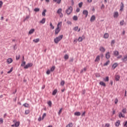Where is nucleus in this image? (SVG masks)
<instances>
[{
    "mask_svg": "<svg viewBox=\"0 0 127 127\" xmlns=\"http://www.w3.org/2000/svg\"><path fill=\"white\" fill-rule=\"evenodd\" d=\"M62 38H63V35H61L59 36V37H56L54 39L55 43H56V44H58V43H59V41H60L61 40H62Z\"/></svg>",
    "mask_w": 127,
    "mask_h": 127,
    "instance_id": "nucleus-2",
    "label": "nucleus"
},
{
    "mask_svg": "<svg viewBox=\"0 0 127 127\" xmlns=\"http://www.w3.org/2000/svg\"><path fill=\"white\" fill-rule=\"evenodd\" d=\"M61 0H58L57 2V3H58V4H60V3H61Z\"/></svg>",
    "mask_w": 127,
    "mask_h": 127,
    "instance_id": "nucleus-60",
    "label": "nucleus"
},
{
    "mask_svg": "<svg viewBox=\"0 0 127 127\" xmlns=\"http://www.w3.org/2000/svg\"><path fill=\"white\" fill-rule=\"evenodd\" d=\"M120 75H116L115 76V80L116 81H120Z\"/></svg>",
    "mask_w": 127,
    "mask_h": 127,
    "instance_id": "nucleus-19",
    "label": "nucleus"
},
{
    "mask_svg": "<svg viewBox=\"0 0 127 127\" xmlns=\"http://www.w3.org/2000/svg\"><path fill=\"white\" fill-rule=\"evenodd\" d=\"M105 57L106 59H110L111 58V55L109 53V52H107L105 55Z\"/></svg>",
    "mask_w": 127,
    "mask_h": 127,
    "instance_id": "nucleus-8",
    "label": "nucleus"
},
{
    "mask_svg": "<svg viewBox=\"0 0 127 127\" xmlns=\"http://www.w3.org/2000/svg\"><path fill=\"white\" fill-rule=\"evenodd\" d=\"M124 7H125V5H124V2H121L120 10L122 11L124 10Z\"/></svg>",
    "mask_w": 127,
    "mask_h": 127,
    "instance_id": "nucleus-10",
    "label": "nucleus"
},
{
    "mask_svg": "<svg viewBox=\"0 0 127 127\" xmlns=\"http://www.w3.org/2000/svg\"><path fill=\"white\" fill-rule=\"evenodd\" d=\"M19 125H20V123L19 122H16V127H19Z\"/></svg>",
    "mask_w": 127,
    "mask_h": 127,
    "instance_id": "nucleus-54",
    "label": "nucleus"
},
{
    "mask_svg": "<svg viewBox=\"0 0 127 127\" xmlns=\"http://www.w3.org/2000/svg\"><path fill=\"white\" fill-rule=\"evenodd\" d=\"M118 66H119V64H118L117 63H115L113 64L112 68L113 70H115V69H116Z\"/></svg>",
    "mask_w": 127,
    "mask_h": 127,
    "instance_id": "nucleus-6",
    "label": "nucleus"
},
{
    "mask_svg": "<svg viewBox=\"0 0 127 127\" xmlns=\"http://www.w3.org/2000/svg\"><path fill=\"white\" fill-rule=\"evenodd\" d=\"M78 28H79V27H78V26L74 27L73 28V30H74V31H77V30H78Z\"/></svg>",
    "mask_w": 127,
    "mask_h": 127,
    "instance_id": "nucleus-33",
    "label": "nucleus"
},
{
    "mask_svg": "<svg viewBox=\"0 0 127 127\" xmlns=\"http://www.w3.org/2000/svg\"><path fill=\"white\" fill-rule=\"evenodd\" d=\"M124 127H127V121H126L125 124H124Z\"/></svg>",
    "mask_w": 127,
    "mask_h": 127,
    "instance_id": "nucleus-63",
    "label": "nucleus"
},
{
    "mask_svg": "<svg viewBox=\"0 0 127 127\" xmlns=\"http://www.w3.org/2000/svg\"><path fill=\"white\" fill-rule=\"evenodd\" d=\"M7 63L8 64H10L11 63H12V59L9 58L7 60Z\"/></svg>",
    "mask_w": 127,
    "mask_h": 127,
    "instance_id": "nucleus-14",
    "label": "nucleus"
},
{
    "mask_svg": "<svg viewBox=\"0 0 127 127\" xmlns=\"http://www.w3.org/2000/svg\"><path fill=\"white\" fill-rule=\"evenodd\" d=\"M110 64V60H108L106 63L104 64V66H108Z\"/></svg>",
    "mask_w": 127,
    "mask_h": 127,
    "instance_id": "nucleus-28",
    "label": "nucleus"
},
{
    "mask_svg": "<svg viewBox=\"0 0 127 127\" xmlns=\"http://www.w3.org/2000/svg\"><path fill=\"white\" fill-rule=\"evenodd\" d=\"M54 70H55V66H53L51 68V72H53V71H54Z\"/></svg>",
    "mask_w": 127,
    "mask_h": 127,
    "instance_id": "nucleus-38",
    "label": "nucleus"
},
{
    "mask_svg": "<svg viewBox=\"0 0 127 127\" xmlns=\"http://www.w3.org/2000/svg\"><path fill=\"white\" fill-rule=\"evenodd\" d=\"M103 8H105V5L104 4H102V6H101V9H103Z\"/></svg>",
    "mask_w": 127,
    "mask_h": 127,
    "instance_id": "nucleus-59",
    "label": "nucleus"
},
{
    "mask_svg": "<svg viewBox=\"0 0 127 127\" xmlns=\"http://www.w3.org/2000/svg\"><path fill=\"white\" fill-rule=\"evenodd\" d=\"M45 18H43L41 21H40V23H42V24H44L45 23Z\"/></svg>",
    "mask_w": 127,
    "mask_h": 127,
    "instance_id": "nucleus-25",
    "label": "nucleus"
},
{
    "mask_svg": "<svg viewBox=\"0 0 127 127\" xmlns=\"http://www.w3.org/2000/svg\"><path fill=\"white\" fill-rule=\"evenodd\" d=\"M99 84L101 86H103V87H106V83L103 81H100Z\"/></svg>",
    "mask_w": 127,
    "mask_h": 127,
    "instance_id": "nucleus-22",
    "label": "nucleus"
},
{
    "mask_svg": "<svg viewBox=\"0 0 127 127\" xmlns=\"http://www.w3.org/2000/svg\"><path fill=\"white\" fill-rule=\"evenodd\" d=\"M46 117V113H44L42 116V120H44V118Z\"/></svg>",
    "mask_w": 127,
    "mask_h": 127,
    "instance_id": "nucleus-50",
    "label": "nucleus"
},
{
    "mask_svg": "<svg viewBox=\"0 0 127 127\" xmlns=\"http://www.w3.org/2000/svg\"><path fill=\"white\" fill-rule=\"evenodd\" d=\"M39 10H40V8H35L34 9V11H35L36 12L39 11Z\"/></svg>",
    "mask_w": 127,
    "mask_h": 127,
    "instance_id": "nucleus-41",
    "label": "nucleus"
},
{
    "mask_svg": "<svg viewBox=\"0 0 127 127\" xmlns=\"http://www.w3.org/2000/svg\"><path fill=\"white\" fill-rule=\"evenodd\" d=\"M113 53L115 55V56L117 57V56H119V55H120V53L119 52V51H115L113 52Z\"/></svg>",
    "mask_w": 127,
    "mask_h": 127,
    "instance_id": "nucleus-12",
    "label": "nucleus"
},
{
    "mask_svg": "<svg viewBox=\"0 0 127 127\" xmlns=\"http://www.w3.org/2000/svg\"><path fill=\"white\" fill-rule=\"evenodd\" d=\"M74 116L79 117V116H81V113L80 112H76L74 113Z\"/></svg>",
    "mask_w": 127,
    "mask_h": 127,
    "instance_id": "nucleus-20",
    "label": "nucleus"
},
{
    "mask_svg": "<svg viewBox=\"0 0 127 127\" xmlns=\"http://www.w3.org/2000/svg\"><path fill=\"white\" fill-rule=\"evenodd\" d=\"M39 38L35 39L33 40V42H35V43H37L38 42H39Z\"/></svg>",
    "mask_w": 127,
    "mask_h": 127,
    "instance_id": "nucleus-26",
    "label": "nucleus"
},
{
    "mask_svg": "<svg viewBox=\"0 0 127 127\" xmlns=\"http://www.w3.org/2000/svg\"><path fill=\"white\" fill-rule=\"evenodd\" d=\"M100 51H101V52H105V51H106V49H105V48L101 47L99 49Z\"/></svg>",
    "mask_w": 127,
    "mask_h": 127,
    "instance_id": "nucleus-16",
    "label": "nucleus"
},
{
    "mask_svg": "<svg viewBox=\"0 0 127 127\" xmlns=\"http://www.w3.org/2000/svg\"><path fill=\"white\" fill-rule=\"evenodd\" d=\"M50 73H51V70L48 69L47 72H46V74L47 75H49L50 74Z\"/></svg>",
    "mask_w": 127,
    "mask_h": 127,
    "instance_id": "nucleus-45",
    "label": "nucleus"
},
{
    "mask_svg": "<svg viewBox=\"0 0 127 127\" xmlns=\"http://www.w3.org/2000/svg\"><path fill=\"white\" fill-rule=\"evenodd\" d=\"M122 113H123V114H126L127 113V109L124 108L122 110Z\"/></svg>",
    "mask_w": 127,
    "mask_h": 127,
    "instance_id": "nucleus-36",
    "label": "nucleus"
},
{
    "mask_svg": "<svg viewBox=\"0 0 127 127\" xmlns=\"http://www.w3.org/2000/svg\"><path fill=\"white\" fill-rule=\"evenodd\" d=\"M86 94V90L85 89L82 90V95H85Z\"/></svg>",
    "mask_w": 127,
    "mask_h": 127,
    "instance_id": "nucleus-56",
    "label": "nucleus"
},
{
    "mask_svg": "<svg viewBox=\"0 0 127 127\" xmlns=\"http://www.w3.org/2000/svg\"><path fill=\"white\" fill-rule=\"evenodd\" d=\"M57 89H55L53 91V93H52V95L53 96H55V95H56V94L57 93Z\"/></svg>",
    "mask_w": 127,
    "mask_h": 127,
    "instance_id": "nucleus-23",
    "label": "nucleus"
},
{
    "mask_svg": "<svg viewBox=\"0 0 127 127\" xmlns=\"http://www.w3.org/2000/svg\"><path fill=\"white\" fill-rule=\"evenodd\" d=\"M104 38H105V39L109 38V33H105L104 35Z\"/></svg>",
    "mask_w": 127,
    "mask_h": 127,
    "instance_id": "nucleus-17",
    "label": "nucleus"
},
{
    "mask_svg": "<svg viewBox=\"0 0 127 127\" xmlns=\"http://www.w3.org/2000/svg\"><path fill=\"white\" fill-rule=\"evenodd\" d=\"M73 10V7L72 6H69L66 10L65 12L66 13L69 15V14H71L72 13V11Z\"/></svg>",
    "mask_w": 127,
    "mask_h": 127,
    "instance_id": "nucleus-3",
    "label": "nucleus"
},
{
    "mask_svg": "<svg viewBox=\"0 0 127 127\" xmlns=\"http://www.w3.org/2000/svg\"><path fill=\"white\" fill-rule=\"evenodd\" d=\"M24 107H25V108H28L29 107V104H27V103H25L23 104Z\"/></svg>",
    "mask_w": 127,
    "mask_h": 127,
    "instance_id": "nucleus-34",
    "label": "nucleus"
},
{
    "mask_svg": "<svg viewBox=\"0 0 127 127\" xmlns=\"http://www.w3.org/2000/svg\"><path fill=\"white\" fill-rule=\"evenodd\" d=\"M64 59L65 60H68V59H69V56L67 54H65L64 55Z\"/></svg>",
    "mask_w": 127,
    "mask_h": 127,
    "instance_id": "nucleus-27",
    "label": "nucleus"
},
{
    "mask_svg": "<svg viewBox=\"0 0 127 127\" xmlns=\"http://www.w3.org/2000/svg\"><path fill=\"white\" fill-rule=\"evenodd\" d=\"M35 31V29H31L29 31V34H32Z\"/></svg>",
    "mask_w": 127,
    "mask_h": 127,
    "instance_id": "nucleus-21",
    "label": "nucleus"
},
{
    "mask_svg": "<svg viewBox=\"0 0 127 127\" xmlns=\"http://www.w3.org/2000/svg\"><path fill=\"white\" fill-rule=\"evenodd\" d=\"M73 127V124L72 123H70L68 124L66 127Z\"/></svg>",
    "mask_w": 127,
    "mask_h": 127,
    "instance_id": "nucleus-32",
    "label": "nucleus"
},
{
    "mask_svg": "<svg viewBox=\"0 0 127 127\" xmlns=\"http://www.w3.org/2000/svg\"><path fill=\"white\" fill-rule=\"evenodd\" d=\"M83 5V2H80L79 4H78V6L79 7H82V6Z\"/></svg>",
    "mask_w": 127,
    "mask_h": 127,
    "instance_id": "nucleus-44",
    "label": "nucleus"
},
{
    "mask_svg": "<svg viewBox=\"0 0 127 127\" xmlns=\"http://www.w3.org/2000/svg\"><path fill=\"white\" fill-rule=\"evenodd\" d=\"M76 12H79L80 11V8H77L76 10Z\"/></svg>",
    "mask_w": 127,
    "mask_h": 127,
    "instance_id": "nucleus-62",
    "label": "nucleus"
},
{
    "mask_svg": "<svg viewBox=\"0 0 127 127\" xmlns=\"http://www.w3.org/2000/svg\"><path fill=\"white\" fill-rule=\"evenodd\" d=\"M30 112L29 110H26L25 111V115H28V114H29Z\"/></svg>",
    "mask_w": 127,
    "mask_h": 127,
    "instance_id": "nucleus-48",
    "label": "nucleus"
},
{
    "mask_svg": "<svg viewBox=\"0 0 127 127\" xmlns=\"http://www.w3.org/2000/svg\"><path fill=\"white\" fill-rule=\"evenodd\" d=\"M2 4H3L2 1H0V8H1L2 7Z\"/></svg>",
    "mask_w": 127,
    "mask_h": 127,
    "instance_id": "nucleus-49",
    "label": "nucleus"
},
{
    "mask_svg": "<svg viewBox=\"0 0 127 127\" xmlns=\"http://www.w3.org/2000/svg\"><path fill=\"white\" fill-rule=\"evenodd\" d=\"M3 124V119L2 118H0V125Z\"/></svg>",
    "mask_w": 127,
    "mask_h": 127,
    "instance_id": "nucleus-46",
    "label": "nucleus"
},
{
    "mask_svg": "<svg viewBox=\"0 0 127 127\" xmlns=\"http://www.w3.org/2000/svg\"><path fill=\"white\" fill-rule=\"evenodd\" d=\"M111 44H115V40H113L111 42Z\"/></svg>",
    "mask_w": 127,
    "mask_h": 127,
    "instance_id": "nucleus-64",
    "label": "nucleus"
},
{
    "mask_svg": "<svg viewBox=\"0 0 127 127\" xmlns=\"http://www.w3.org/2000/svg\"><path fill=\"white\" fill-rule=\"evenodd\" d=\"M50 26L52 29H54V26H53V25H52V22L50 23Z\"/></svg>",
    "mask_w": 127,
    "mask_h": 127,
    "instance_id": "nucleus-39",
    "label": "nucleus"
},
{
    "mask_svg": "<svg viewBox=\"0 0 127 127\" xmlns=\"http://www.w3.org/2000/svg\"><path fill=\"white\" fill-rule=\"evenodd\" d=\"M73 19L75 21H77V20H78V17L76 15H74L73 17Z\"/></svg>",
    "mask_w": 127,
    "mask_h": 127,
    "instance_id": "nucleus-29",
    "label": "nucleus"
},
{
    "mask_svg": "<svg viewBox=\"0 0 127 127\" xmlns=\"http://www.w3.org/2000/svg\"><path fill=\"white\" fill-rule=\"evenodd\" d=\"M73 61H74V59L73 58H71L69 60V62H73Z\"/></svg>",
    "mask_w": 127,
    "mask_h": 127,
    "instance_id": "nucleus-57",
    "label": "nucleus"
},
{
    "mask_svg": "<svg viewBox=\"0 0 127 127\" xmlns=\"http://www.w3.org/2000/svg\"><path fill=\"white\" fill-rule=\"evenodd\" d=\"M95 62H100V56H97L94 60Z\"/></svg>",
    "mask_w": 127,
    "mask_h": 127,
    "instance_id": "nucleus-15",
    "label": "nucleus"
},
{
    "mask_svg": "<svg viewBox=\"0 0 127 127\" xmlns=\"http://www.w3.org/2000/svg\"><path fill=\"white\" fill-rule=\"evenodd\" d=\"M78 42H82V41H83V38L79 37L78 39Z\"/></svg>",
    "mask_w": 127,
    "mask_h": 127,
    "instance_id": "nucleus-31",
    "label": "nucleus"
},
{
    "mask_svg": "<svg viewBox=\"0 0 127 127\" xmlns=\"http://www.w3.org/2000/svg\"><path fill=\"white\" fill-rule=\"evenodd\" d=\"M86 114V111H84L83 112L82 114V117L83 116H85V115Z\"/></svg>",
    "mask_w": 127,
    "mask_h": 127,
    "instance_id": "nucleus-61",
    "label": "nucleus"
},
{
    "mask_svg": "<svg viewBox=\"0 0 127 127\" xmlns=\"http://www.w3.org/2000/svg\"><path fill=\"white\" fill-rule=\"evenodd\" d=\"M90 21L91 22H93V21H94V20H96V16L95 15H92L90 18Z\"/></svg>",
    "mask_w": 127,
    "mask_h": 127,
    "instance_id": "nucleus-9",
    "label": "nucleus"
},
{
    "mask_svg": "<svg viewBox=\"0 0 127 127\" xmlns=\"http://www.w3.org/2000/svg\"><path fill=\"white\" fill-rule=\"evenodd\" d=\"M63 108H61L59 112H58V115H60L61 114V113H62V110Z\"/></svg>",
    "mask_w": 127,
    "mask_h": 127,
    "instance_id": "nucleus-51",
    "label": "nucleus"
},
{
    "mask_svg": "<svg viewBox=\"0 0 127 127\" xmlns=\"http://www.w3.org/2000/svg\"><path fill=\"white\" fill-rule=\"evenodd\" d=\"M32 66H33V64L28 63L27 64L24 66V69H28L29 67H32Z\"/></svg>",
    "mask_w": 127,
    "mask_h": 127,
    "instance_id": "nucleus-5",
    "label": "nucleus"
},
{
    "mask_svg": "<svg viewBox=\"0 0 127 127\" xmlns=\"http://www.w3.org/2000/svg\"><path fill=\"white\" fill-rule=\"evenodd\" d=\"M83 14L85 15V17H87V16H88V14H89V12L87 10H84L83 11Z\"/></svg>",
    "mask_w": 127,
    "mask_h": 127,
    "instance_id": "nucleus-7",
    "label": "nucleus"
},
{
    "mask_svg": "<svg viewBox=\"0 0 127 127\" xmlns=\"http://www.w3.org/2000/svg\"><path fill=\"white\" fill-rule=\"evenodd\" d=\"M124 22H125V21L124 20L120 21V25H124Z\"/></svg>",
    "mask_w": 127,
    "mask_h": 127,
    "instance_id": "nucleus-52",
    "label": "nucleus"
},
{
    "mask_svg": "<svg viewBox=\"0 0 127 127\" xmlns=\"http://www.w3.org/2000/svg\"><path fill=\"white\" fill-rule=\"evenodd\" d=\"M65 84V81L64 80H62L61 82V86H64V85Z\"/></svg>",
    "mask_w": 127,
    "mask_h": 127,
    "instance_id": "nucleus-42",
    "label": "nucleus"
},
{
    "mask_svg": "<svg viewBox=\"0 0 127 127\" xmlns=\"http://www.w3.org/2000/svg\"><path fill=\"white\" fill-rule=\"evenodd\" d=\"M120 125H121V121L118 120L115 123V127H120Z\"/></svg>",
    "mask_w": 127,
    "mask_h": 127,
    "instance_id": "nucleus-11",
    "label": "nucleus"
},
{
    "mask_svg": "<svg viewBox=\"0 0 127 127\" xmlns=\"http://www.w3.org/2000/svg\"><path fill=\"white\" fill-rule=\"evenodd\" d=\"M61 25H62V22H60L58 23L57 25V27L55 29V34L56 35H57L59 32H60V30H61V29H60V27H61Z\"/></svg>",
    "mask_w": 127,
    "mask_h": 127,
    "instance_id": "nucleus-1",
    "label": "nucleus"
},
{
    "mask_svg": "<svg viewBox=\"0 0 127 127\" xmlns=\"http://www.w3.org/2000/svg\"><path fill=\"white\" fill-rule=\"evenodd\" d=\"M95 76L97 78H99V77H101V75H100V73H95Z\"/></svg>",
    "mask_w": 127,
    "mask_h": 127,
    "instance_id": "nucleus-43",
    "label": "nucleus"
},
{
    "mask_svg": "<svg viewBox=\"0 0 127 127\" xmlns=\"http://www.w3.org/2000/svg\"><path fill=\"white\" fill-rule=\"evenodd\" d=\"M66 23L67 24H69V25H71V24H72V22H71V21H67Z\"/></svg>",
    "mask_w": 127,
    "mask_h": 127,
    "instance_id": "nucleus-55",
    "label": "nucleus"
},
{
    "mask_svg": "<svg viewBox=\"0 0 127 127\" xmlns=\"http://www.w3.org/2000/svg\"><path fill=\"white\" fill-rule=\"evenodd\" d=\"M118 103H119V99H118V98H116L115 101V104H118Z\"/></svg>",
    "mask_w": 127,
    "mask_h": 127,
    "instance_id": "nucleus-53",
    "label": "nucleus"
},
{
    "mask_svg": "<svg viewBox=\"0 0 127 127\" xmlns=\"http://www.w3.org/2000/svg\"><path fill=\"white\" fill-rule=\"evenodd\" d=\"M122 60L123 62H127V55L125 56L124 57V58H123L122 59Z\"/></svg>",
    "mask_w": 127,
    "mask_h": 127,
    "instance_id": "nucleus-13",
    "label": "nucleus"
},
{
    "mask_svg": "<svg viewBox=\"0 0 127 127\" xmlns=\"http://www.w3.org/2000/svg\"><path fill=\"white\" fill-rule=\"evenodd\" d=\"M46 11H47L46 9L44 10L43 12H42L43 16H45L46 15L45 13H46Z\"/></svg>",
    "mask_w": 127,
    "mask_h": 127,
    "instance_id": "nucleus-35",
    "label": "nucleus"
},
{
    "mask_svg": "<svg viewBox=\"0 0 127 127\" xmlns=\"http://www.w3.org/2000/svg\"><path fill=\"white\" fill-rule=\"evenodd\" d=\"M48 105L49 106V107H52V102L50 101L48 102Z\"/></svg>",
    "mask_w": 127,
    "mask_h": 127,
    "instance_id": "nucleus-37",
    "label": "nucleus"
},
{
    "mask_svg": "<svg viewBox=\"0 0 127 127\" xmlns=\"http://www.w3.org/2000/svg\"><path fill=\"white\" fill-rule=\"evenodd\" d=\"M57 13L60 15V17L61 18L63 17V13H62V8H59L57 11Z\"/></svg>",
    "mask_w": 127,
    "mask_h": 127,
    "instance_id": "nucleus-4",
    "label": "nucleus"
},
{
    "mask_svg": "<svg viewBox=\"0 0 127 127\" xmlns=\"http://www.w3.org/2000/svg\"><path fill=\"white\" fill-rule=\"evenodd\" d=\"M22 61V63L21 64V66H22V67H24V66H25V64H26V62Z\"/></svg>",
    "mask_w": 127,
    "mask_h": 127,
    "instance_id": "nucleus-30",
    "label": "nucleus"
},
{
    "mask_svg": "<svg viewBox=\"0 0 127 127\" xmlns=\"http://www.w3.org/2000/svg\"><path fill=\"white\" fill-rule=\"evenodd\" d=\"M105 127H110V124H109V123H106V124H105Z\"/></svg>",
    "mask_w": 127,
    "mask_h": 127,
    "instance_id": "nucleus-58",
    "label": "nucleus"
},
{
    "mask_svg": "<svg viewBox=\"0 0 127 127\" xmlns=\"http://www.w3.org/2000/svg\"><path fill=\"white\" fill-rule=\"evenodd\" d=\"M119 118H125V115H123V113L122 112H120L119 114Z\"/></svg>",
    "mask_w": 127,
    "mask_h": 127,
    "instance_id": "nucleus-24",
    "label": "nucleus"
},
{
    "mask_svg": "<svg viewBox=\"0 0 127 127\" xmlns=\"http://www.w3.org/2000/svg\"><path fill=\"white\" fill-rule=\"evenodd\" d=\"M119 16V12H115L114 14V17L117 18Z\"/></svg>",
    "mask_w": 127,
    "mask_h": 127,
    "instance_id": "nucleus-18",
    "label": "nucleus"
},
{
    "mask_svg": "<svg viewBox=\"0 0 127 127\" xmlns=\"http://www.w3.org/2000/svg\"><path fill=\"white\" fill-rule=\"evenodd\" d=\"M105 82H109V76H107L105 79H104Z\"/></svg>",
    "mask_w": 127,
    "mask_h": 127,
    "instance_id": "nucleus-40",
    "label": "nucleus"
},
{
    "mask_svg": "<svg viewBox=\"0 0 127 127\" xmlns=\"http://www.w3.org/2000/svg\"><path fill=\"white\" fill-rule=\"evenodd\" d=\"M13 68L11 67V69L7 72V74H10L12 72Z\"/></svg>",
    "mask_w": 127,
    "mask_h": 127,
    "instance_id": "nucleus-47",
    "label": "nucleus"
}]
</instances>
